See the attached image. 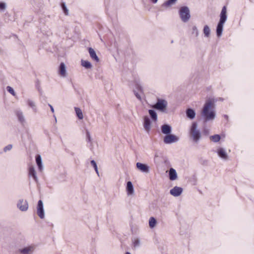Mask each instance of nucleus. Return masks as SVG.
<instances>
[{
  "label": "nucleus",
  "instance_id": "4",
  "mask_svg": "<svg viewBox=\"0 0 254 254\" xmlns=\"http://www.w3.org/2000/svg\"><path fill=\"white\" fill-rule=\"evenodd\" d=\"M168 103L164 99H158L157 102L154 104L153 107L162 112H165L166 110Z\"/></svg>",
  "mask_w": 254,
  "mask_h": 254
},
{
  "label": "nucleus",
  "instance_id": "8",
  "mask_svg": "<svg viewBox=\"0 0 254 254\" xmlns=\"http://www.w3.org/2000/svg\"><path fill=\"white\" fill-rule=\"evenodd\" d=\"M17 207L22 211H26L28 208V204L26 200H19L17 204Z\"/></svg>",
  "mask_w": 254,
  "mask_h": 254
},
{
  "label": "nucleus",
  "instance_id": "31",
  "mask_svg": "<svg viewBox=\"0 0 254 254\" xmlns=\"http://www.w3.org/2000/svg\"><path fill=\"white\" fill-rule=\"evenodd\" d=\"M176 3V1L174 0H168L163 4V6L165 7H169L175 4Z\"/></svg>",
  "mask_w": 254,
  "mask_h": 254
},
{
  "label": "nucleus",
  "instance_id": "22",
  "mask_svg": "<svg viewBox=\"0 0 254 254\" xmlns=\"http://www.w3.org/2000/svg\"><path fill=\"white\" fill-rule=\"evenodd\" d=\"M29 107L32 108L33 111L35 113L37 112V108L35 102L31 99H28L26 101Z\"/></svg>",
  "mask_w": 254,
  "mask_h": 254
},
{
  "label": "nucleus",
  "instance_id": "23",
  "mask_svg": "<svg viewBox=\"0 0 254 254\" xmlns=\"http://www.w3.org/2000/svg\"><path fill=\"white\" fill-rule=\"evenodd\" d=\"M186 115L188 118L192 120L195 118V112L193 109L189 108L186 110Z\"/></svg>",
  "mask_w": 254,
  "mask_h": 254
},
{
  "label": "nucleus",
  "instance_id": "19",
  "mask_svg": "<svg viewBox=\"0 0 254 254\" xmlns=\"http://www.w3.org/2000/svg\"><path fill=\"white\" fill-rule=\"evenodd\" d=\"M169 179L171 181H174L176 180L177 178V174L176 170L171 168L170 169L169 171Z\"/></svg>",
  "mask_w": 254,
  "mask_h": 254
},
{
  "label": "nucleus",
  "instance_id": "41",
  "mask_svg": "<svg viewBox=\"0 0 254 254\" xmlns=\"http://www.w3.org/2000/svg\"><path fill=\"white\" fill-rule=\"evenodd\" d=\"M86 134H87V136L88 137V139L89 140V141H91V137H90V133L88 131L86 133Z\"/></svg>",
  "mask_w": 254,
  "mask_h": 254
},
{
  "label": "nucleus",
  "instance_id": "6",
  "mask_svg": "<svg viewBox=\"0 0 254 254\" xmlns=\"http://www.w3.org/2000/svg\"><path fill=\"white\" fill-rule=\"evenodd\" d=\"M37 214L41 219L45 217V213L43 207V203L41 200H39L37 205Z\"/></svg>",
  "mask_w": 254,
  "mask_h": 254
},
{
  "label": "nucleus",
  "instance_id": "29",
  "mask_svg": "<svg viewBox=\"0 0 254 254\" xmlns=\"http://www.w3.org/2000/svg\"><path fill=\"white\" fill-rule=\"evenodd\" d=\"M221 139V137L219 134H215L210 136V139L214 142H218Z\"/></svg>",
  "mask_w": 254,
  "mask_h": 254
},
{
  "label": "nucleus",
  "instance_id": "27",
  "mask_svg": "<svg viewBox=\"0 0 254 254\" xmlns=\"http://www.w3.org/2000/svg\"><path fill=\"white\" fill-rule=\"evenodd\" d=\"M75 111L76 114L77 116L78 117V119L80 120L83 119V115L82 112L81 110L79 108L75 107Z\"/></svg>",
  "mask_w": 254,
  "mask_h": 254
},
{
  "label": "nucleus",
  "instance_id": "39",
  "mask_svg": "<svg viewBox=\"0 0 254 254\" xmlns=\"http://www.w3.org/2000/svg\"><path fill=\"white\" fill-rule=\"evenodd\" d=\"M202 133L204 135H208L209 133V130L206 128H204L202 131Z\"/></svg>",
  "mask_w": 254,
  "mask_h": 254
},
{
  "label": "nucleus",
  "instance_id": "15",
  "mask_svg": "<svg viewBox=\"0 0 254 254\" xmlns=\"http://www.w3.org/2000/svg\"><path fill=\"white\" fill-rule=\"evenodd\" d=\"M161 131L163 134L167 135L171 133L172 131V127L169 125L164 124L161 126Z\"/></svg>",
  "mask_w": 254,
  "mask_h": 254
},
{
  "label": "nucleus",
  "instance_id": "26",
  "mask_svg": "<svg viewBox=\"0 0 254 254\" xmlns=\"http://www.w3.org/2000/svg\"><path fill=\"white\" fill-rule=\"evenodd\" d=\"M149 114L153 121H156L157 120V115L156 112L153 110H149Z\"/></svg>",
  "mask_w": 254,
  "mask_h": 254
},
{
  "label": "nucleus",
  "instance_id": "36",
  "mask_svg": "<svg viewBox=\"0 0 254 254\" xmlns=\"http://www.w3.org/2000/svg\"><path fill=\"white\" fill-rule=\"evenodd\" d=\"M133 246L134 247H138L140 246V240L138 239H136L134 240Z\"/></svg>",
  "mask_w": 254,
  "mask_h": 254
},
{
  "label": "nucleus",
  "instance_id": "32",
  "mask_svg": "<svg viewBox=\"0 0 254 254\" xmlns=\"http://www.w3.org/2000/svg\"><path fill=\"white\" fill-rule=\"evenodd\" d=\"M199 34L198 30L196 26H193L192 28L191 34L194 35L195 37H197Z\"/></svg>",
  "mask_w": 254,
  "mask_h": 254
},
{
  "label": "nucleus",
  "instance_id": "44",
  "mask_svg": "<svg viewBox=\"0 0 254 254\" xmlns=\"http://www.w3.org/2000/svg\"><path fill=\"white\" fill-rule=\"evenodd\" d=\"M152 2L154 3H155L157 2V1H158V0H151Z\"/></svg>",
  "mask_w": 254,
  "mask_h": 254
},
{
  "label": "nucleus",
  "instance_id": "35",
  "mask_svg": "<svg viewBox=\"0 0 254 254\" xmlns=\"http://www.w3.org/2000/svg\"><path fill=\"white\" fill-rule=\"evenodd\" d=\"M7 91L9 92L13 96H15V92L14 91L13 89L9 86L6 87Z\"/></svg>",
  "mask_w": 254,
  "mask_h": 254
},
{
  "label": "nucleus",
  "instance_id": "42",
  "mask_svg": "<svg viewBox=\"0 0 254 254\" xmlns=\"http://www.w3.org/2000/svg\"><path fill=\"white\" fill-rule=\"evenodd\" d=\"M137 88L139 91L142 92V89L141 86H140L139 85H137Z\"/></svg>",
  "mask_w": 254,
  "mask_h": 254
},
{
  "label": "nucleus",
  "instance_id": "11",
  "mask_svg": "<svg viewBox=\"0 0 254 254\" xmlns=\"http://www.w3.org/2000/svg\"><path fill=\"white\" fill-rule=\"evenodd\" d=\"M220 17V18L219 22L225 23L227 20V9H226V7L225 6H224L222 7Z\"/></svg>",
  "mask_w": 254,
  "mask_h": 254
},
{
  "label": "nucleus",
  "instance_id": "33",
  "mask_svg": "<svg viewBox=\"0 0 254 254\" xmlns=\"http://www.w3.org/2000/svg\"><path fill=\"white\" fill-rule=\"evenodd\" d=\"M91 164L93 166V167L94 168L95 171L96 173H97V174L98 175V176H99L98 167H97V165L96 162L94 160H91Z\"/></svg>",
  "mask_w": 254,
  "mask_h": 254
},
{
  "label": "nucleus",
  "instance_id": "10",
  "mask_svg": "<svg viewBox=\"0 0 254 254\" xmlns=\"http://www.w3.org/2000/svg\"><path fill=\"white\" fill-rule=\"evenodd\" d=\"M183 192V189L179 187H175L170 191V193L174 196H179Z\"/></svg>",
  "mask_w": 254,
  "mask_h": 254
},
{
  "label": "nucleus",
  "instance_id": "45",
  "mask_svg": "<svg viewBox=\"0 0 254 254\" xmlns=\"http://www.w3.org/2000/svg\"><path fill=\"white\" fill-rule=\"evenodd\" d=\"M125 254H131L129 252H126Z\"/></svg>",
  "mask_w": 254,
  "mask_h": 254
},
{
  "label": "nucleus",
  "instance_id": "2",
  "mask_svg": "<svg viewBox=\"0 0 254 254\" xmlns=\"http://www.w3.org/2000/svg\"><path fill=\"white\" fill-rule=\"evenodd\" d=\"M190 134V137L195 143L198 142L201 138V133L197 127V124L196 122H193L191 124Z\"/></svg>",
  "mask_w": 254,
  "mask_h": 254
},
{
  "label": "nucleus",
  "instance_id": "21",
  "mask_svg": "<svg viewBox=\"0 0 254 254\" xmlns=\"http://www.w3.org/2000/svg\"><path fill=\"white\" fill-rule=\"evenodd\" d=\"M224 24V23H223L219 22L217 24V28H216V34L218 37L221 36V35H222L223 30Z\"/></svg>",
  "mask_w": 254,
  "mask_h": 254
},
{
  "label": "nucleus",
  "instance_id": "34",
  "mask_svg": "<svg viewBox=\"0 0 254 254\" xmlns=\"http://www.w3.org/2000/svg\"><path fill=\"white\" fill-rule=\"evenodd\" d=\"M61 6H62V9H63L64 12V14L65 15H68V10L66 6L65 5V3L63 2L62 3Z\"/></svg>",
  "mask_w": 254,
  "mask_h": 254
},
{
  "label": "nucleus",
  "instance_id": "25",
  "mask_svg": "<svg viewBox=\"0 0 254 254\" xmlns=\"http://www.w3.org/2000/svg\"><path fill=\"white\" fill-rule=\"evenodd\" d=\"M81 64L86 69H90L92 67L91 64L88 61L82 60L81 61Z\"/></svg>",
  "mask_w": 254,
  "mask_h": 254
},
{
  "label": "nucleus",
  "instance_id": "5",
  "mask_svg": "<svg viewBox=\"0 0 254 254\" xmlns=\"http://www.w3.org/2000/svg\"><path fill=\"white\" fill-rule=\"evenodd\" d=\"M178 140V137L171 133L166 135L164 137V142L165 144H171L174 142H176Z\"/></svg>",
  "mask_w": 254,
  "mask_h": 254
},
{
  "label": "nucleus",
  "instance_id": "16",
  "mask_svg": "<svg viewBox=\"0 0 254 254\" xmlns=\"http://www.w3.org/2000/svg\"><path fill=\"white\" fill-rule=\"evenodd\" d=\"M29 175L33 177L36 182H38V179L36 175V172L34 166H30L29 168Z\"/></svg>",
  "mask_w": 254,
  "mask_h": 254
},
{
  "label": "nucleus",
  "instance_id": "14",
  "mask_svg": "<svg viewBox=\"0 0 254 254\" xmlns=\"http://www.w3.org/2000/svg\"><path fill=\"white\" fill-rule=\"evenodd\" d=\"M126 190L128 195H132L134 193V188L130 181H128L127 183Z\"/></svg>",
  "mask_w": 254,
  "mask_h": 254
},
{
  "label": "nucleus",
  "instance_id": "9",
  "mask_svg": "<svg viewBox=\"0 0 254 254\" xmlns=\"http://www.w3.org/2000/svg\"><path fill=\"white\" fill-rule=\"evenodd\" d=\"M136 167L142 173H148L149 172V167L146 164L137 162L136 163Z\"/></svg>",
  "mask_w": 254,
  "mask_h": 254
},
{
  "label": "nucleus",
  "instance_id": "46",
  "mask_svg": "<svg viewBox=\"0 0 254 254\" xmlns=\"http://www.w3.org/2000/svg\"><path fill=\"white\" fill-rule=\"evenodd\" d=\"M55 121H56V122H57V118L55 117Z\"/></svg>",
  "mask_w": 254,
  "mask_h": 254
},
{
  "label": "nucleus",
  "instance_id": "7",
  "mask_svg": "<svg viewBox=\"0 0 254 254\" xmlns=\"http://www.w3.org/2000/svg\"><path fill=\"white\" fill-rule=\"evenodd\" d=\"M35 246L31 245L19 250L21 254H31L35 250Z\"/></svg>",
  "mask_w": 254,
  "mask_h": 254
},
{
  "label": "nucleus",
  "instance_id": "40",
  "mask_svg": "<svg viewBox=\"0 0 254 254\" xmlns=\"http://www.w3.org/2000/svg\"><path fill=\"white\" fill-rule=\"evenodd\" d=\"M134 93L137 99H138L139 100H141V96L138 92H136L135 91H134Z\"/></svg>",
  "mask_w": 254,
  "mask_h": 254
},
{
  "label": "nucleus",
  "instance_id": "38",
  "mask_svg": "<svg viewBox=\"0 0 254 254\" xmlns=\"http://www.w3.org/2000/svg\"><path fill=\"white\" fill-rule=\"evenodd\" d=\"M6 8V4L4 2H0V10H3Z\"/></svg>",
  "mask_w": 254,
  "mask_h": 254
},
{
  "label": "nucleus",
  "instance_id": "43",
  "mask_svg": "<svg viewBox=\"0 0 254 254\" xmlns=\"http://www.w3.org/2000/svg\"><path fill=\"white\" fill-rule=\"evenodd\" d=\"M49 106L50 107L51 111L54 113V109L53 107L50 104H49Z\"/></svg>",
  "mask_w": 254,
  "mask_h": 254
},
{
  "label": "nucleus",
  "instance_id": "30",
  "mask_svg": "<svg viewBox=\"0 0 254 254\" xmlns=\"http://www.w3.org/2000/svg\"><path fill=\"white\" fill-rule=\"evenodd\" d=\"M156 223V220L154 217H151L150 218L149 220V225L150 228H154L155 226Z\"/></svg>",
  "mask_w": 254,
  "mask_h": 254
},
{
  "label": "nucleus",
  "instance_id": "13",
  "mask_svg": "<svg viewBox=\"0 0 254 254\" xmlns=\"http://www.w3.org/2000/svg\"><path fill=\"white\" fill-rule=\"evenodd\" d=\"M59 73L62 77H65L67 76L66 66L64 63H61L60 64Z\"/></svg>",
  "mask_w": 254,
  "mask_h": 254
},
{
  "label": "nucleus",
  "instance_id": "1",
  "mask_svg": "<svg viewBox=\"0 0 254 254\" xmlns=\"http://www.w3.org/2000/svg\"><path fill=\"white\" fill-rule=\"evenodd\" d=\"M213 103L211 101H207L201 112V116L204 119V122L206 123L209 121H213L216 116L215 112L212 109Z\"/></svg>",
  "mask_w": 254,
  "mask_h": 254
},
{
  "label": "nucleus",
  "instance_id": "3",
  "mask_svg": "<svg viewBox=\"0 0 254 254\" xmlns=\"http://www.w3.org/2000/svg\"><path fill=\"white\" fill-rule=\"evenodd\" d=\"M179 14L181 20L184 22H187L190 19V11L187 6L182 7L180 9Z\"/></svg>",
  "mask_w": 254,
  "mask_h": 254
},
{
  "label": "nucleus",
  "instance_id": "28",
  "mask_svg": "<svg viewBox=\"0 0 254 254\" xmlns=\"http://www.w3.org/2000/svg\"><path fill=\"white\" fill-rule=\"evenodd\" d=\"M203 33L206 37H209L210 34V29L208 25L204 26L203 28Z\"/></svg>",
  "mask_w": 254,
  "mask_h": 254
},
{
  "label": "nucleus",
  "instance_id": "24",
  "mask_svg": "<svg viewBox=\"0 0 254 254\" xmlns=\"http://www.w3.org/2000/svg\"><path fill=\"white\" fill-rule=\"evenodd\" d=\"M36 162L39 170L42 171L43 170L42 161L41 157L40 155H37L36 156Z\"/></svg>",
  "mask_w": 254,
  "mask_h": 254
},
{
  "label": "nucleus",
  "instance_id": "37",
  "mask_svg": "<svg viewBox=\"0 0 254 254\" xmlns=\"http://www.w3.org/2000/svg\"><path fill=\"white\" fill-rule=\"evenodd\" d=\"M12 148L11 144H8L3 148L4 152H6L7 151L10 150Z\"/></svg>",
  "mask_w": 254,
  "mask_h": 254
},
{
  "label": "nucleus",
  "instance_id": "18",
  "mask_svg": "<svg viewBox=\"0 0 254 254\" xmlns=\"http://www.w3.org/2000/svg\"><path fill=\"white\" fill-rule=\"evenodd\" d=\"M218 155L222 159L226 160L228 158V155L225 149L222 148H220L217 150Z\"/></svg>",
  "mask_w": 254,
  "mask_h": 254
},
{
  "label": "nucleus",
  "instance_id": "12",
  "mask_svg": "<svg viewBox=\"0 0 254 254\" xmlns=\"http://www.w3.org/2000/svg\"><path fill=\"white\" fill-rule=\"evenodd\" d=\"M143 127L145 130L147 132H149L151 129V122L148 116H145L144 117Z\"/></svg>",
  "mask_w": 254,
  "mask_h": 254
},
{
  "label": "nucleus",
  "instance_id": "17",
  "mask_svg": "<svg viewBox=\"0 0 254 254\" xmlns=\"http://www.w3.org/2000/svg\"><path fill=\"white\" fill-rule=\"evenodd\" d=\"M88 52L90 55V57L92 60H94L96 62H98L99 61V59L93 48H88Z\"/></svg>",
  "mask_w": 254,
  "mask_h": 254
},
{
  "label": "nucleus",
  "instance_id": "20",
  "mask_svg": "<svg viewBox=\"0 0 254 254\" xmlns=\"http://www.w3.org/2000/svg\"><path fill=\"white\" fill-rule=\"evenodd\" d=\"M15 114L18 119V121L21 123L23 124L25 123V118L23 114V113L20 110H16L15 111Z\"/></svg>",
  "mask_w": 254,
  "mask_h": 254
}]
</instances>
